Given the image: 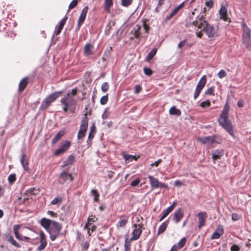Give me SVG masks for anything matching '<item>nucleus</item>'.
Masks as SVG:
<instances>
[{"label": "nucleus", "mask_w": 251, "mask_h": 251, "mask_svg": "<svg viewBox=\"0 0 251 251\" xmlns=\"http://www.w3.org/2000/svg\"><path fill=\"white\" fill-rule=\"evenodd\" d=\"M226 75V73L224 70L220 71L218 74V76L219 78H222Z\"/></svg>", "instance_id": "obj_59"}, {"label": "nucleus", "mask_w": 251, "mask_h": 251, "mask_svg": "<svg viewBox=\"0 0 251 251\" xmlns=\"http://www.w3.org/2000/svg\"><path fill=\"white\" fill-rule=\"evenodd\" d=\"M6 238L7 241L10 242L15 247L17 248L21 247L20 245L14 239L13 237L11 235H8Z\"/></svg>", "instance_id": "obj_31"}, {"label": "nucleus", "mask_w": 251, "mask_h": 251, "mask_svg": "<svg viewBox=\"0 0 251 251\" xmlns=\"http://www.w3.org/2000/svg\"><path fill=\"white\" fill-rule=\"evenodd\" d=\"M40 246H39L36 249L37 251H42L44 250L47 245L46 235L42 230L40 232Z\"/></svg>", "instance_id": "obj_11"}, {"label": "nucleus", "mask_w": 251, "mask_h": 251, "mask_svg": "<svg viewBox=\"0 0 251 251\" xmlns=\"http://www.w3.org/2000/svg\"><path fill=\"white\" fill-rule=\"evenodd\" d=\"M107 176L109 179L112 178L113 176V175L115 174L114 172L111 171H107Z\"/></svg>", "instance_id": "obj_64"}, {"label": "nucleus", "mask_w": 251, "mask_h": 251, "mask_svg": "<svg viewBox=\"0 0 251 251\" xmlns=\"http://www.w3.org/2000/svg\"><path fill=\"white\" fill-rule=\"evenodd\" d=\"M241 27L243 30V42L248 44L251 39V30L247 26L244 21L241 23Z\"/></svg>", "instance_id": "obj_7"}, {"label": "nucleus", "mask_w": 251, "mask_h": 251, "mask_svg": "<svg viewBox=\"0 0 251 251\" xmlns=\"http://www.w3.org/2000/svg\"><path fill=\"white\" fill-rule=\"evenodd\" d=\"M169 219L167 220L166 221L163 222L159 227L157 235L161 234L163 233L166 229L167 226L169 224Z\"/></svg>", "instance_id": "obj_26"}, {"label": "nucleus", "mask_w": 251, "mask_h": 251, "mask_svg": "<svg viewBox=\"0 0 251 251\" xmlns=\"http://www.w3.org/2000/svg\"><path fill=\"white\" fill-rule=\"evenodd\" d=\"M169 113L172 115L179 116L181 115V112L179 109H177L176 106H173L170 109Z\"/></svg>", "instance_id": "obj_30"}, {"label": "nucleus", "mask_w": 251, "mask_h": 251, "mask_svg": "<svg viewBox=\"0 0 251 251\" xmlns=\"http://www.w3.org/2000/svg\"><path fill=\"white\" fill-rule=\"evenodd\" d=\"M109 86L108 82H105L103 83L101 85V91L103 92H106L109 89Z\"/></svg>", "instance_id": "obj_48"}, {"label": "nucleus", "mask_w": 251, "mask_h": 251, "mask_svg": "<svg viewBox=\"0 0 251 251\" xmlns=\"http://www.w3.org/2000/svg\"><path fill=\"white\" fill-rule=\"evenodd\" d=\"M240 250V248L236 244H233L230 247L231 251H239Z\"/></svg>", "instance_id": "obj_60"}, {"label": "nucleus", "mask_w": 251, "mask_h": 251, "mask_svg": "<svg viewBox=\"0 0 251 251\" xmlns=\"http://www.w3.org/2000/svg\"><path fill=\"white\" fill-rule=\"evenodd\" d=\"M186 243V239L185 238H182L177 243L176 245L177 248L178 249H180L182 248L184 245Z\"/></svg>", "instance_id": "obj_44"}, {"label": "nucleus", "mask_w": 251, "mask_h": 251, "mask_svg": "<svg viewBox=\"0 0 251 251\" xmlns=\"http://www.w3.org/2000/svg\"><path fill=\"white\" fill-rule=\"evenodd\" d=\"M67 19L68 17L65 16L60 22L59 25H56V30L55 31V33L56 35H59L61 33Z\"/></svg>", "instance_id": "obj_19"}, {"label": "nucleus", "mask_w": 251, "mask_h": 251, "mask_svg": "<svg viewBox=\"0 0 251 251\" xmlns=\"http://www.w3.org/2000/svg\"><path fill=\"white\" fill-rule=\"evenodd\" d=\"M171 211L167 208L165 210H164L162 213V215L159 220V222H161L165 218H166Z\"/></svg>", "instance_id": "obj_39"}, {"label": "nucleus", "mask_w": 251, "mask_h": 251, "mask_svg": "<svg viewBox=\"0 0 251 251\" xmlns=\"http://www.w3.org/2000/svg\"><path fill=\"white\" fill-rule=\"evenodd\" d=\"M108 94H107L106 95L102 96L100 100V103L101 105L105 104L108 100Z\"/></svg>", "instance_id": "obj_46"}, {"label": "nucleus", "mask_w": 251, "mask_h": 251, "mask_svg": "<svg viewBox=\"0 0 251 251\" xmlns=\"http://www.w3.org/2000/svg\"><path fill=\"white\" fill-rule=\"evenodd\" d=\"M63 93V91H55L50 94L46 98H45L42 102L39 109L40 110H44L47 108L56 99L59 98Z\"/></svg>", "instance_id": "obj_3"}, {"label": "nucleus", "mask_w": 251, "mask_h": 251, "mask_svg": "<svg viewBox=\"0 0 251 251\" xmlns=\"http://www.w3.org/2000/svg\"><path fill=\"white\" fill-rule=\"evenodd\" d=\"M192 17H190L188 19H187L186 21V23L185 24V26L186 27H189L190 26H192Z\"/></svg>", "instance_id": "obj_55"}, {"label": "nucleus", "mask_w": 251, "mask_h": 251, "mask_svg": "<svg viewBox=\"0 0 251 251\" xmlns=\"http://www.w3.org/2000/svg\"><path fill=\"white\" fill-rule=\"evenodd\" d=\"M130 240H128L127 237L126 238L124 244L125 251H131V243Z\"/></svg>", "instance_id": "obj_37"}, {"label": "nucleus", "mask_w": 251, "mask_h": 251, "mask_svg": "<svg viewBox=\"0 0 251 251\" xmlns=\"http://www.w3.org/2000/svg\"><path fill=\"white\" fill-rule=\"evenodd\" d=\"M20 161L24 170L26 171H28L29 170V168L27 156L25 153H22V155L20 158Z\"/></svg>", "instance_id": "obj_20"}, {"label": "nucleus", "mask_w": 251, "mask_h": 251, "mask_svg": "<svg viewBox=\"0 0 251 251\" xmlns=\"http://www.w3.org/2000/svg\"><path fill=\"white\" fill-rule=\"evenodd\" d=\"M141 27L139 25H136L133 27L130 32L129 38L131 40H133L135 38H138L141 35L140 29Z\"/></svg>", "instance_id": "obj_12"}, {"label": "nucleus", "mask_w": 251, "mask_h": 251, "mask_svg": "<svg viewBox=\"0 0 251 251\" xmlns=\"http://www.w3.org/2000/svg\"><path fill=\"white\" fill-rule=\"evenodd\" d=\"M121 217L124 218V219L121 220L117 224V227H124L125 226L127 223L128 218L124 216H122Z\"/></svg>", "instance_id": "obj_35"}, {"label": "nucleus", "mask_w": 251, "mask_h": 251, "mask_svg": "<svg viewBox=\"0 0 251 251\" xmlns=\"http://www.w3.org/2000/svg\"><path fill=\"white\" fill-rule=\"evenodd\" d=\"M240 215L237 213H232L231 218L233 221H237L240 219Z\"/></svg>", "instance_id": "obj_61"}, {"label": "nucleus", "mask_w": 251, "mask_h": 251, "mask_svg": "<svg viewBox=\"0 0 251 251\" xmlns=\"http://www.w3.org/2000/svg\"><path fill=\"white\" fill-rule=\"evenodd\" d=\"M217 136L216 135L208 136L206 137H199L198 141H200L203 144H207L209 145L214 143L220 144V142L216 140Z\"/></svg>", "instance_id": "obj_6"}, {"label": "nucleus", "mask_w": 251, "mask_h": 251, "mask_svg": "<svg viewBox=\"0 0 251 251\" xmlns=\"http://www.w3.org/2000/svg\"><path fill=\"white\" fill-rule=\"evenodd\" d=\"M143 71L145 74L148 76H151L152 74V71L149 68L145 67Z\"/></svg>", "instance_id": "obj_51"}, {"label": "nucleus", "mask_w": 251, "mask_h": 251, "mask_svg": "<svg viewBox=\"0 0 251 251\" xmlns=\"http://www.w3.org/2000/svg\"><path fill=\"white\" fill-rule=\"evenodd\" d=\"M69 170V168L67 167L65 170L60 173L59 176V178L60 179V183L64 184L69 179L70 181L73 180V177L71 174H69L68 172Z\"/></svg>", "instance_id": "obj_9"}, {"label": "nucleus", "mask_w": 251, "mask_h": 251, "mask_svg": "<svg viewBox=\"0 0 251 251\" xmlns=\"http://www.w3.org/2000/svg\"><path fill=\"white\" fill-rule=\"evenodd\" d=\"M54 221V220L47 219L46 218H43L41 220L40 224L41 226L43 227L46 230V231H47L50 226L52 225V222Z\"/></svg>", "instance_id": "obj_16"}, {"label": "nucleus", "mask_w": 251, "mask_h": 251, "mask_svg": "<svg viewBox=\"0 0 251 251\" xmlns=\"http://www.w3.org/2000/svg\"><path fill=\"white\" fill-rule=\"evenodd\" d=\"M20 225H14L13 226V231L14 232L15 237L19 240H23V239H22V238L21 237V236L19 233V232H18V230L20 229Z\"/></svg>", "instance_id": "obj_34"}, {"label": "nucleus", "mask_w": 251, "mask_h": 251, "mask_svg": "<svg viewBox=\"0 0 251 251\" xmlns=\"http://www.w3.org/2000/svg\"><path fill=\"white\" fill-rule=\"evenodd\" d=\"M212 158L215 161L218 159H220L224 155V151L223 150H216L212 152Z\"/></svg>", "instance_id": "obj_23"}, {"label": "nucleus", "mask_w": 251, "mask_h": 251, "mask_svg": "<svg viewBox=\"0 0 251 251\" xmlns=\"http://www.w3.org/2000/svg\"><path fill=\"white\" fill-rule=\"evenodd\" d=\"M148 177L149 179L150 184L152 188H167L168 186L166 184L160 182L157 178L154 177L151 175H149Z\"/></svg>", "instance_id": "obj_8"}, {"label": "nucleus", "mask_w": 251, "mask_h": 251, "mask_svg": "<svg viewBox=\"0 0 251 251\" xmlns=\"http://www.w3.org/2000/svg\"><path fill=\"white\" fill-rule=\"evenodd\" d=\"M77 0H73L69 6V8L70 9L74 8L77 5Z\"/></svg>", "instance_id": "obj_54"}, {"label": "nucleus", "mask_w": 251, "mask_h": 251, "mask_svg": "<svg viewBox=\"0 0 251 251\" xmlns=\"http://www.w3.org/2000/svg\"><path fill=\"white\" fill-rule=\"evenodd\" d=\"M206 83V76L205 75H203L201 77V79L200 80L199 82H198V83L197 85V87L202 89L204 87Z\"/></svg>", "instance_id": "obj_32"}, {"label": "nucleus", "mask_w": 251, "mask_h": 251, "mask_svg": "<svg viewBox=\"0 0 251 251\" xmlns=\"http://www.w3.org/2000/svg\"><path fill=\"white\" fill-rule=\"evenodd\" d=\"M184 2L180 3L179 5L176 6L174 8V9L171 12V13L166 17L165 18V21L166 22L170 20L178 11V10L182 7V6L184 5Z\"/></svg>", "instance_id": "obj_22"}, {"label": "nucleus", "mask_w": 251, "mask_h": 251, "mask_svg": "<svg viewBox=\"0 0 251 251\" xmlns=\"http://www.w3.org/2000/svg\"><path fill=\"white\" fill-rule=\"evenodd\" d=\"M113 2L112 0H105L104 2V8L108 13L110 12V8L113 5Z\"/></svg>", "instance_id": "obj_33"}, {"label": "nucleus", "mask_w": 251, "mask_h": 251, "mask_svg": "<svg viewBox=\"0 0 251 251\" xmlns=\"http://www.w3.org/2000/svg\"><path fill=\"white\" fill-rule=\"evenodd\" d=\"M202 30L205 33L208 38H212L219 36L218 27L211 25L208 23H206V25L203 26Z\"/></svg>", "instance_id": "obj_4"}, {"label": "nucleus", "mask_w": 251, "mask_h": 251, "mask_svg": "<svg viewBox=\"0 0 251 251\" xmlns=\"http://www.w3.org/2000/svg\"><path fill=\"white\" fill-rule=\"evenodd\" d=\"M88 7L87 6H85L83 8V9L81 11V14L79 16L78 21V22H79V23H81L83 24V23L85 20L87 13L88 12Z\"/></svg>", "instance_id": "obj_25"}, {"label": "nucleus", "mask_w": 251, "mask_h": 251, "mask_svg": "<svg viewBox=\"0 0 251 251\" xmlns=\"http://www.w3.org/2000/svg\"><path fill=\"white\" fill-rule=\"evenodd\" d=\"M140 182V180L139 178H137L131 182V183H130V185L132 187H135L139 184Z\"/></svg>", "instance_id": "obj_57"}, {"label": "nucleus", "mask_w": 251, "mask_h": 251, "mask_svg": "<svg viewBox=\"0 0 251 251\" xmlns=\"http://www.w3.org/2000/svg\"><path fill=\"white\" fill-rule=\"evenodd\" d=\"M201 90L202 89H201L200 88L196 87L195 94L194 95V98L195 100H196L198 97Z\"/></svg>", "instance_id": "obj_53"}, {"label": "nucleus", "mask_w": 251, "mask_h": 251, "mask_svg": "<svg viewBox=\"0 0 251 251\" xmlns=\"http://www.w3.org/2000/svg\"><path fill=\"white\" fill-rule=\"evenodd\" d=\"M28 84V79L27 77H25L23 78L21 81H20L19 85V91L20 92H23L25 87H26Z\"/></svg>", "instance_id": "obj_24"}, {"label": "nucleus", "mask_w": 251, "mask_h": 251, "mask_svg": "<svg viewBox=\"0 0 251 251\" xmlns=\"http://www.w3.org/2000/svg\"><path fill=\"white\" fill-rule=\"evenodd\" d=\"M112 48L110 47H109L104 52V54L105 56L108 57L110 56V51L112 50Z\"/></svg>", "instance_id": "obj_63"}, {"label": "nucleus", "mask_w": 251, "mask_h": 251, "mask_svg": "<svg viewBox=\"0 0 251 251\" xmlns=\"http://www.w3.org/2000/svg\"><path fill=\"white\" fill-rule=\"evenodd\" d=\"M75 160V155L71 154L68 156L67 159L64 161L63 164L61 166L62 168H65L69 165H72Z\"/></svg>", "instance_id": "obj_21"}, {"label": "nucleus", "mask_w": 251, "mask_h": 251, "mask_svg": "<svg viewBox=\"0 0 251 251\" xmlns=\"http://www.w3.org/2000/svg\"><path fill=\"white\" fill-rule=\"evenodd\" d=\"M91 193L92 195L94 196V201H98L100 194L98 192L97 190L96 189H93L91 191Z\"/></svg>", "instance_id": "obj_43"}, {"label": "nucleus", "mask_w": 251, "mask_h": 251, "mask_svg": "<svg viewBox=\"0 0 251 251\" xmlns=\"http://www.w3.org/2000/svg\"><path fill=\"white\" fill-rule=\"evenodd\" d=\"M210 105V102L209 100H206L205 101H203L201 102L200 104V106L202 108H205L206 107H208Z\"/></svg>", "instance_id": "obj_52"}, {"label": "nucleus", "mask_w": 251, "mask_h": 251, "mask_svg": "<svg viewBox=\"0 0 251 251\" xmlns=\"http://www.w3.org/2000/svg\"><path fill=\"white\" fill-rule=\"evenodd\" d=\"M88 121L89 118L87 117V114H85L81 120L80 128H83L84 130H85V129H87Z\"/></svg>", "instance_id": "obj_27"}, {"label": "nucleus", "mask_w": 251, "mask_h": 251, "mask_svg": "<svg viewBox=\"0 0 251 251\" xmlns=\"http://www.w3.org/2000/svg\"><path fill=\"white\" fill-rule=\"evenodd\" d=\"M220 18L223 19L225 21H227L229 19L227 15V7L224 5H222L219 11Z\"/></svg>", "instance_id": "obj_14"}, {"label": "nucleus", "mask_w": 251, "mask_h": 251, "mask_svg": "<svg viewBox=\"0 0 251 251\" xmlns=\"http://www.w3.org/2000/svg\"><path fill=\"white\" fill-rule=\"evenodd\" d=\"M62 228L61 224L54 221L52 222V225L47 231L49 235L51 241H54L60 235L64 236L65 233H61V230Z\"/></svg>", "instance_id": "obj_2"}, {"label": "nucleus", "mask_w": 251, "mask_h": 251, "mask_svg": "<svg viewBox=\"0 0 251 251\" xmlns=\"http://www.w3.org/2000/svg\"><path fill=\"white\" fill-rule=\"evenodd\" d=\"M60 102L64 105L63 107V111L65 112H66L68 109H70V107L68 106V104L66 103V101H65L64 100H61Z\"/></svg>", "instance_id": "obj_49"}, {"label": "nucleus", "mask_w": 251, "mask_h": 251, "mask_svg": "<svg viewBox=\"0 0 251 251\" xmlns=\"http://www.w3.org/2000/svg\"><path fill=\"white\" fill-rule=\"evenodd\" d=\"M65 131L64 130H60L55 136L54 138L53 139L51 143L52 144H55L57 143L61 137L64 135Z\"/></svg>", "instance_id": "obj_29"}, {"label": "nucleus", "mask_w": 251, "mask_h": 251, "mask_svg": "<svg viewBox=\"0 0 251 251\" xmlns=\"http://www.w3.org/2000/svg\"><path fill=\"white\" fill-rule=\"evenodd\" d=\"M63 200V199L61 197H55L51 201V204L55 205H60V203L62 202Z\"/></svg>", "instance_id": "obj_40"}, {"label": "nucleus", "mask_w": 251, "mask_h": 251, "mask_svg": "<svg viewBox=\"0 0 251 251\" xmlns=\"http://www.w3.org/2000/svg\"><path fill=\"white\" fill-rule=\"evenodd\" d=\"M229 106L226 104L218 121L223 127L231 136H234V131L230 122L228 120Z\"/></svg>", "instance_id": "obj_1"}, {"label": "nucleus", "mask_w": 251, "mask_h": 251, "mask_svg": "<svg viewBox=\"0 0 251 251\" xmlns=\"http://www.w3.org/2000/svg\"><path fill=\"white\" fill-rule=\"evenodd\" d=\"M197 216L199 220L198 227L201 228L205 225L207 214L205 212H200L198 213Z\"/></svg>", "instance_id": "obj_13"}, {"label": "nucleus", "mask_w": 251, "mask_h": 251, "mask_svg": "<svg viewBox=\"0 0 251 251\" xmlns=\"http://www.w3.org/2000/svg\"><path fill=\"white\" fill-rule=\"evenodd\" d=\"M71 146V142L69 141H65L63 143L62 145L57 149L54 152V155L56 156H58L61 154H64L65 152H66L70 148Z\"/></svg>", "instance_id": "obj_10"}, {"label": "nucleus", "mask_w": 251, "mask_h": 251, "mask_svg": "<svg viewBox=\"0 0 251 251\" xmlns=\"http://www.w3.org/2000/svg\"><path fill=\"white\" fill-rule=\"evenodd\" d=\"M94 46L90 43H87L84 47V54L86 56L93 55L94 53L93 51Z\"/></svg>", "instance_id": "obj_15"}, {"label": "nucleus", "mask_w": 251, "mask_h": 251, "mask_svg": "<svg viewBox=\"0 0 251 251\" xmlns=\"http://www.w3.org/2000/svg\"><path fill=\"white\" fill-rule=\"evenodd\" d=\"M133 0H121V5L124 7H128L131 4Z\"/></svg>", "instance_id": "obj_45"}, {"label": "nucleus", "mask_w": 251, "mask_h": 251, "mask_svg": "<svg viewBox=\"0 0 251 251\" xmlns=\"http://www.w3.org/2000/svg\"><path fill=\"white\" fill-rule=\"evenodd\" d=\"M214 91V88L213 87H211L209 88L205 92V94L206 95H214V94L213 93Z\"/></svg>", "instance_id": "obj_58"}, {"label": "nucleus", "mask_w": 251, "mask_h": 251, "mask_svg": "<svg viewBox=\"0 0 251 251\" xmlns=\"http://www.w3.org/2000/svg\"><path fill=\"white\" fill-rule=\"evenodd\" d=\"M205 17L203 15H201V16H197V19L200 23L201 24H205V25H206V23H208V22L205 20Z\"/></svg>", "instance_id": "obj_50"}, {"label": "nucleus", "mask_w": 251, "mask_h": 251, "mask_svg": "<svg viewBox=\"0 0 251 251\" xmlns=\"http://www.w3.org/2000/svg\"><path fill=\"white\" fill-rule=\"evenodd\" d=\"M224 233L223 228L222 226H219L216 230L213 232L211 236V239H219Z\"/></svg>", "instance_id": "obj_18"}, {"label": "nucleus", "mask_w": 251, "mask_h": 251, "mask_svg": "<svg viewBox=\"0 0 251 251\" xmlns=\"http://www.w3.org/2000/svg\"><path fill=\"white\" fill-rule=\"evenodd\" d=\"M8 181L10 184L13 183L16 181V175L10 174L8 177Z\"/></svg>", "instance_id": "obj_47"}, {"label": "nucleus", "mask_w": 251, "mask_h": 251, "mask_svg": "<svg viewBox=\"0 0 251 251\" xmlns=\"http://www.w3.org/2000/svg\"><path fill=\"white\" fill-rule=\"evenodd\" d=\"M87 130V129H85V130H84L83 128H80L77 134V139H80L82 138L85 135Z\"/></svg>", "instance_id": "obj_42"}, {"label": "nucleus", "mask_w": 251, "mask_h": 251, "mask_svg": "<svg viewBox=\"0 0 251 251\" xmlns=\"http://www.w3.org/2000/svg\"><path fill=\"white\" fill-rule=\"evenodd\" d=\"M205 4L209 8H211L213 6V5H214L213 0H208L206 1Z\"/></svg>", "instance_id": "obj_56"}, {"label": "nucleus", "mask_w": 251, "mask_h": 251, "mask_svg": "<svg viewBox=\"0 0 251 251\" xmlns=\"http://www.w3.org/2000/svg\"><path fill=\"white\" fill-rule=\"evenodd\" d=\"M39 192V189H36L34 187L28 189L26 191V193L30 194L31 195H36Z\"/></svg>", "instance_id": "obj_38"}, {"label": "nucleus", "mask_w": 251, "mask_h": 251, "mask_svg": "<svg viewBox=\"0 0 251 251\" xmlns=\"http://www.w3.org/2000/svg\"><path fill=\"white\" fill-rule=\"evenodd\" d=\"M157 52V49L156 48L152 49L150 52L148 53L147 56V60L150 61L155 56Z\"/></svg>", "instance_id": "obj_36"}, {"label": "nucleus", "mask_w": 251, "mask_h": 251, "mask_svg": "<svg viewBox=\"0 0 251 251\" xmlns=\"http://www.w3.org/2000/svg\"><path fill=\"white\" fill-rule=\"evenodd\" d=\"M66 103L68 104V106L70 107V109H71L72 107L75 106V101L74 98H70L69 99L66 100Z\"/></svg>", "instance_id": "obj_41"}, {"label": "nucleus", "mask_w": 251, "mask_h": 251, "mask_svg": "<svg viewBox=\"0 0 251 251\" xmlns=\"http://www.w3.org/2000/svg\"><path fill=\"white\" fill-rule=\"evenodd\" d=\"M123 156L125 160V161L127 163L131 162L133 160H137V158H138V157H136L135 155H129L125 153H123Z\"/></svg>", "instance_id": "obj_28"}, {"label": "nucleus", "mask_w": 251, "mask_h": 251, "mask_svg": "<svg viewBox=\"0 0 251 251\" xmlns=\"http://www.w3.org/2000/svg\"><path fill=\"white\" fill-rule=\"evenodd\" d=\"M133 226L135 228L132 232V237L130 241H134L138 240L142 233V229H144L143 224H134Z\"/></svg>", "instance_id": "obj_5"}, {"label": "nucleus", "mask_w": 251, "mask_h": 251, "mask_svg": "<svg viewBox=\"0 0 251 251\" xmlns=\"http://www.w3.org/2000/svg\"><path fill=\"white\" fill-rule=\"evenodd\" d=\"M183 216V212L181 208H178L174 212V216L173 220L175 223L177 224L180 222V220Z\"/></svg>", "instance_id": "obj_17"}, {"label": "nucleus", "mask_w": 251, "mask_h": 251, "mask_svg": "<svg viewBox=\"0 0 251 251\" xmlns=\"http://www.w3.org/2000/svg\"><path fill=\"white\" fill-rule=\"evenodd\" d=\"M142 88L140 85H137L135 86L134 93L138 94L142 90Z\"/></svg>", "instance_id": "obj_62"}]
</instances>
